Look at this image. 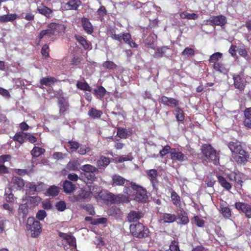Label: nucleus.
<instances>
[{"instance_id":"f257e3e1","label":"nucleus","mask_w":251,"mask_h":251,"mask_svg":"<svg viewBox=\"0 0 251 251\" xmlns=\"http://www.w3.org/2000/svg\"><path fill=\"white\" fill-rule=\"evenodd\" d=\"M123 192L127 196L120 195L123 201H128V198L131 197L137 201H144L147 196V192L145 189L139 185L133 182L127 181L124 188Z\"/></svg>"},{"instance_id":"f03ea898","label":"nucleus","mask_w":251,"mask_h":251,"mask_svg":"<svg viewBox=\"0 0 251 251\" xmlns=\"http://www.w3.org/2000/svg\"><path fill=\"white\" fill-rule=\"evenodd\" d=\"M228 147L233 153V158L238 163H244L247 161L248 152L246 150V145L239 142H231Z\"/></svg>"},{"instance_id":"7ed1b4c3","label":"nucleus","mask_w":251,"mask_h":251,"mask_svg":"<svg viewBox=\"0 0 251 251\" xmlns=\"http://www.w3.org/2000/svg\"><path fill=\"white\" fill-rule=\"evenodd\" d=\"M107 34L112 39L120 43L123 41L132 48H136L137 46L136 44L132 40L131 35L129 33L117 34L115 28L110 27L107 30Z\"/></svg>"},{"instance_id":"20e7f679","label":"nucleus","mask_w":251,"mask_h":251,"mask_svg":"<svg viewBox=\"0 0 251 251\" xmlns=\"http://www.w3.org/2000/svg\"><path fill=\"white\" fill-rule=\"evenodd\" d=\"M203 160L206 162H212L217 165L219 163V156L214 148L209 144H204L201 147Z\"/></svg>"},{"instance_id":"39448f33","label":"nucleus","mask_w":251,"mask_h":251,"mask_svg":"<svg viewBox=\"0 0 251 251\" xmlns=\"http://www.w3.org/2000/svg\"><path fill=\"white\" fill-rule=\"evenodd\" d=\"M129 228L131 234L137 238H145L149 235L148 229L140 223L138 222L131 224Z\"/></svg>"},{"instance_id":"423d86ee","label":"nucleus","mask_w":251,"mask_h":251,"mask_svg":"<svg viewBox=\"0 0 251 251\" xmlns=\"http://www.w3.org/2000/svg\"><path fill=\"white\" fill-rule=\"evenodd\" d=\"M72 202L88 201L90 199V194L88 190L87 187L82 188L77 191L76 193L70 197Z\"/></svg>"},{"instance_id":"0eeeda50","label":"nucleus","mask_w":251,"mask_h":251,"mask_svg":"<svg viewBox=\"0 0 251 251\" xmlns=\"http://www.w3.org/2000/svg\"><path fill=\"white\" fill-rule=\"evenodd\" d=\"M26 228L27 230L30 231L33 237H37L41 231L40 223L38 221H35L33 217L28 218Z\"/></svg>"},{"instance_id":"6e6552de","label":"nucleus","mask_w":251,"mask_h":251,"mask_svg":"<svg viewBox=\"0 0 251 251\" xmlns=\"http://www.w3.org/2000/svg\"><path fill=\"white\" fill-rule=\"evenodd\" d=\"M226 23V18L225 16L219 15L211 17L209 20H204L203 23L205 25H210L223 26Z\"/></svg>"},{"instance_id":"1a4fd4ad","label":"nucleus","mask_w":251,"mask_h":251,"mask_svg":"<svg viewBox=\"0 0 251 251\" xmlns=\"http://www.w3.org/2000/svg\"><path fill=\"white\" fill-rule=\"evenodd\" d=\"M10 188L13 191L21 190L25 185L24 180L21 177L13 176L9 184Z\"/></svg>"},{"instance_id":"9d476101","label":"nucleus","mask_w":251,"mask_h":251,"mask_svg":"<svg viewBox=\"0 0 251 251\" xmlns=\"http://www.w3.org/2000/svg\"><path fill=\"white\" fill-rule=\"evenodd\" d=\"M235 208L243 212L248 218H251V205L247 203L238 202L235 203Z\"/></svg>"},{"instance_id":"9b49d317","label":"nucleus","mask_w":251,"mask_h":251,"mask_svg":"<svg viewBox=\"0 0 251 251\" xmlns=\"http://www.w3.org/2000/svg\"><path fill=\"white\" fill-rule=\"evenodd\" d=\"M158 100L163 104L172 107L176 106L178 104V101L176 100L165 96L161 97Z\"/></svg>"},{"instance_id":"f8f14e48","label":"nucleus","mask_w":251,"mask_h":251,"mask_svg":"<svg viewBox=\"0 0 251 251\" xmlns=\"http://www.w3.org/2000/svg\"><path fill=\"white\" fill-rule=\"evenodd\" d=\"M233 79L234 87L240 91L244 90L246 82L245 79L238 75H234Z\"/></svg>"},{"instance_id":"ddd939ff","label":"nucleus","mask_w":251,"mask_h":251,"mask_svg":"<svg viewBox=\"0 0 251 251\" xmlns=\"http://www.w3.org/2000/svg\"><path fill=\"white\" fill-rule=\"evenodd\" d=\"M81 4V2L80 0H69L67 3L63 4V7L66 10H76Z\"/></svg>"},{"instance_id":"4468645a","label":"nucleus","mask_w":251,"mask_h":251,"mask_svg":"<svg viewBox=\"0 0 251 251\" xmlns=\"http://www.w3.org/2000/svg\"><path fill=\"white\" fill-rule=\"evenodd\" d=\"M81 22L84 31L87 34H91L94 31V27L89 20L86 18H83Z\"/></svg>"},{"instance_id":"2eb2a0df","label":"nucleus","mask_w":251,"mask_h":251,"mask_svg":"<svg viewBox=\"0 0 251 251\" xmlns=\"http://www.w3.org/2000/svg\"><path fill=\"white\" fill-rule=\"evenodd\" d=\"M171 158L174 161H183L185 160V156L181 151L176 149H172L170 152Z\"/></svg>"},{"instance_id":"dca6fc26","label":"nucleus","mask_w":251,"mask_h":251,"mask_svg":"<svg viewBox=\"0 0 251 251\" xmlns=\"http://www.w3.org/2000/svg\"><path fill=\"white\" fill-rule=\"evenodd\" d=\"M88 190L90 192V199L92 196L96 198L100 197V194L101 192V188L97 185H89L87 186Z\"/></svg>"},{"instance_id":"f3484780","label":"nucleus","mask_w":251,"mask_h":251,"mask_svg":"<svg viewBox=\"0 0 251 251\" xmlns=\"http://www.w3.org/2000/svg\"><path fill=\"white\" fill-rule=\"evenodd\" d=\"M113 186H122L128 181L119 175H114L112 177Z\"/></svg>"},{"instance_id":"a211bd4d","label":"nucleus","mask_w":251,"mask_h":251,"mask_svg":"<svg viewBox=\"0 0 251 251\" xmlns=\"http://www.w3.org/2000/svg\"><path fill=\"white\" fill-rule=\"evenodd\" d=\"M59 235L61 238L66 240L69 245L76 248L75 239L73 236L62 232H60Z\"/></svg>"},{"instance_id":"6ab92c4d","label":"nucleus","mask_w":251,"mask_h":251,"mask_svg":"<svg viewBox=\"0 0 251 251\" xmlns=\"http://www.w3.org/2000/svg\"><path fill=\"white\" fill-rule=\"evenodd\" d=\"M110 159L104 156H101L96 163V165L99 169H104L110 163Z\"/></svg>"},{"instance_id":"aec40b11","label":"nucleus","mask_w":251,"mask_h":251,"mask_svg":"<svg viewBox=\"0 0 251 251\" xmlns=\"http://www.w3.org/2000/svg\"><path fill=\"white\" fill-rule=\"evenodd\" d=\"M141 217H142V214L139 212H136L135 211H132L130 212L127 216V221L129 222H136L138 221Z\"/></svg>"},{"instance_id":"412c9836","label":"nucleus","mask_w":251,"mask_h":251,"mask_svg":"<svg viewBox=\"0 0 251 251\" xmlns=\"http://www.w3.org/2000/svg\"><path fill=\"white\" fill-rule=\"evenodd\" d=\"M58 104L60 113L64 114L65 112L69 108V103L68 101L63 97H60L59 99Z\"/></svg>"},{"instance_id":"4be33fe9","label":"nucleus","mask_w":251,"mask_h":251,"mask_svg":"<svg viewBox=\"0 0 251 251\" xmlns=\"http://www.w3.org/2000/svg\"><path fill=\"white\" fill-rule=\"evenodd\" d=\"M38 11L40 14L44 15L47 18H50L52 16V11L45 5H41L39 6L38 7Z\"/></svg>"},{"instance_id":"5701e85b","label":"nucleus","mask_w":251,"mask_h":251,"mask_svg":"<svg viewBox=\"0 0 251 251\" xmlns=\"http://www.w3.org/2000/svg\"><path fill=\"white\" fill-rule=\"evenodd\" d=\"M63 188L66 193L70 194L75 190V185L70 181L65 180L63 183Z\"/></svg>"},{"instance_id":"b1692460","label":"nucleus","mask_w":251,"mask_h":251,"mask_svg":"<svg viewBox=\"0 0 251 251\" xmlns=\"http://www.w3.org/2000/svg\"><path fill=\"white\" fill-rule=\"evenodd\" d=\"M147 175L148 177L150 179L153 187H155V184L157 183V171L155 169H151L148 171Z\"/></svg>"},{"instance_id":"393cba45","label":"nucleus","mask_w":251,"mask_h":251,"mask_svg":"<svg viewBox=\"0 0 251 251\" xmlns=\"http://www.w3.org/2000/svg\"><path fill=\"white\" fill-rule=\"evenodd\" d=\"M176 219V217L175 215L165 213L162 216L160 220L163 223H170L174 222Z\"/></svg>"},{"instance_id":"a878e982","label":"nucleus","mask_w":251,"mask_h":251,"mask_svg":"<svg viewBox=\"0 0 251 251\" xmlns=\"http://www.w3.org/2000/svg\"><path fill=\"white\" fill-rule=\"evenodd\" d=\"M80 164V162L78 160L70 161L67 164L66 169L69 171H75L78 170Z\"/></svg>"},{"instance_id":"bb28decb","label":"nucleus","mask_w":251,"mask_h":251,"mask_svg":"<svg viewBox=\"0 0 251 251\" xmlns=\"http://www.w3.org/2000/svg\"><path fill=\"white\" fill-rule=\"evenodd\" d=\"M245 119L244 125L245 126L251 128V108H247L244 111Z\"/></svg>"},{"instance_id":"cd10ccee","label":"nucleus","mask_w":251,"mask_h":251,"mask_svg":"<svg viewBox=\"0 0 251 251\" xmlns=\"http://www.w3.org/2000/svg\"><path fill=\"white\" fill-rule=\"evenodd\" d=\"M177 216V219L180 220L181 224L183 225L188 224L189 221L187 213L182 209L179 210Z\"/></svg>"},{"instance_id":"c85d7f7f","label":"nucleus","mask_w":251,"mask_h":251,"mask_svg":"<svg viewBox=\"0 0 251 251\" xmlns=\"http://www.w3.org/2000/svg\"><path fill=\"white\" fill-rule=\"evenodd\" d=\"M80 169L82 171H84L85 173H98L99 172V170L97 168L90 164H86L82 165L81 167H80Z\"/></svg>"},{"instance_id":"c756f323","label":"nucleus","mask_w":251,"mask_h":251,"mask_svg":"<svg viewBox=\"0 0 251 251\" xmlns=\"http://www.w3.org/2000/svg\"><path fill=\"white\" fill-rule=\"evenodd\" d=\"M18 17V16L16 14H9L7 15H3L0 16V22L5 23L7 22H11Z\"/></svg>"},{"instance_id":"7c9ffc66","label":"nucleus","mask_w":251,"mask_h":251,"mask_svg":"<svg viewBox=\"0 0 251 251\" xmlns=\"http://www.w3.org/2000/svg\"><path fill=\"white\" fill-rule=\"evenodd\" d=\"M18 213L19 216L23 219L26 218L28 213L27 205L26 203L21 204L19 207Z\"/></svg>"},{"instance_id":"2f4dec72","label":"nucleus","mask_w":251,"mask_h":251,"mask_svg":"<svg viewBox=\"0 0 251 251\" xmlns=\"http://www.w3.org/2000/svg\"><path fill=\"white\" fill-rule=\"evenodd\" d=\"M220 208L221 212L224 217L229 218L231 216V213L230 208L225 205L224 203L221 204Z\"/></svg>"},{"instance_id":"473e14b6","label":"nucleus","mask_w":251,"mask_h":251,"mask_svg":"<svg viewBox=\"0 0 251 251\" xmlns=\"http://www.w3.org/2000/svg\"><path fill=\"white\" fill-rule=\"evenodd\" d=\"M171 198L173 204L175 206L180 208L181 203L180 197L175 192H173L171 193Z\"/></svg>"},{"instance_id":"72a5a7b5","label":"nucleus","mask_w":251,"mask_h":251,"mask_svg":"<svg viewBox=\"0 0 251 251\" xmlns=\"http://www.w3.org/2000/svg\"><path fill=\"white\" fill-rule=\"evenodd\" d=\"M59 192V188L57 186L53 185L50 186L47 191V195L51 197L57 196Z\"/></svg>"},{"instance_id":"f704fd0d","label":"nucleus","mask_w":251,"mask_h":251,"mask_svg":"<svg viewBox=\"0 0 251 251\" xmlns=\"http://www.w3.org/2000/svg\"><path fill=\"white\" fill-rule=\"evenodd\" d=\"M56 81V79L52 77H43L40 80L41 85L46 86H51Z\"/></svg>"},{"instance_id":"c9c22d12","label":"nucleus","mask_w":251,"mask_h":251,"mask_svg":"<svg viewBox=\"0 0 251 251\" xmlns=\"http://www.w3.org/2000/svg\"><path fill=\"white\" fill-rule=\"evenodd\" d=\"M180 17L182 19L189 20H196L198 18V15L195 13H190L187 12H182L180 13Z\"/></svg>"},{"instance_id":"e433bc0d","label":"nucleus","mask_w":251,"mask_h":251,"mask_svg":"<svg viewBox=\"0 0 251 251\" xmlns=\"http://www.w3.org/2000/svg\"><path fill=\"white\" fill-rule=\"evenodd\" d=\"M218 180L220 185L226 190H229L231 188V185L226 181L222 176H218Z\"/></svg>"},{"instance_id":"4c0bfd02","label":"nucleus","mask_w":251,"mask_h":251,"mask_svg":"<svg viewBox=\"0 0 251 251\" xmlns=\"http://www.w3.org/2000/svg\"><path fill=\"white\" fill-rule=\"evenodd\" d=\"M54 34L55 32L51 31L50 30V29L47 28L40 32L39 35V38L41 40L44 37L50 38Z\"/></svg>"},{"instance_id":"58836bf2","label":"nucleus","mask_w":251,"mask_h":251,"mask_svg":"<svg viewBox=\"0 0 251 251\" xmlns=\"http://www.w3.org/2000/svg\"><path fill=\"white\" fill-rule=\"evenodd\" d=\"M222 53L217 52L213 53L210 56L209 62L210 63L215 64V63H219L218 61L220 58L222 57Z\"/></svg>"},{"instance_id":"ea45409f","label":"nucleus","mask_w":251,"mask_h":251,"mask_svg":"<svg viewBox=\"0 0 251 251\" xmlns=\"http://www.w3.org/2000/svg\"><path fill=\"white\" fill-rule=\"evenodd\" d=\"M26 133L24 132H18L15 135L14 139L20 144H23L25 142V139H26Z\"/></svg>"},{"instance_id":"a19ab883","label":"nucleus","mask_w":251,"mask_h":251,"mask_svg":"<svg viewBox=\"0 0 251 251\" xmlns=\"http://www.w3.org/2000/svg\"><path fill=\"white\" fill-rule=\"evenodd\" d=\"M75 40L83 47L84 49H87L89 47V45L86 40L82 36L75 35Z\"/></svg>"},{"instance_id":"79ce46f5","label":"nucleus","mask_w":251,"mask_h":251,"mask_svg":"<svg viewBox=\"0 0 251 251\" xmlns=\"http://www.w3.org/2000/svg\"><path fill=\"white\" fill-rule=\"evenodd\" d=\"M128 135V132L126 128L123 127L117 128V135L120 138L126 139Z\"/></svg>"},{"instance_id":"37998d69","label":"nucleus","mask_w":251,"mask_h":251,"mask_svg":"<svg viewBox=\"0 0 251 251\" xmlns=\"http://www.w3.org/2000/svg\"><path fill=\"white\" fill-rule=\"evenodd\" d=\"M88 114L89 116L93 118H99L102 114V112L100 110L92 108L89 110Z\"/></svg>"},{"instance_id":"c03bdc74","label":"nucleus","mask_w":251,"mask_h":251,"mask_svg":"<svg viewBox=\"0 0 251 251\" xmlns=\"http://www.w3.org/2000/svg\"><path fill=\"white\" fill-rule=\"evenodd\" d=\"M45 151V150L44 149L38 147H35L31 151V154L33 157H37L44 153Z\"/></svg>"},{"instance_id":"a18cd8bd","label":"nucleus","mask_w":251,"mask_h":251,"mask_svg":"<svg viewBox=\"0 0 251 251\" xmlns=\"http://www.w3.org/2000/svg\"><path fill=\"white\" fill-rule=\"evenodd\" d=\"M194 50L193 49L187 47L182 52V55L184 58L192 57L194 55Z\"/></svg>"},{"instance_id":"49530a36","label":"nucleus","mask_w":251,"mask_h":251,"mask_svg":"<svg viewBox=\"0 0 251 251\" xmlns=\"http://www.w3.org/2000/svg\"><path fill=\"white\" fill-rule=\"evenodd\" d=\"M212 66L214 70L216 71H218L224 74L227 72L226 69L221 63L219 62L215 63V64H212Z\"/></svg>"},{"instance_id":"de8ad7c7","label":"nucleus","mask_w":251,"mask_h":251,"mask_svg":"<svg viewBox=\"0 0 251 251\" xmlns=\"http://www.w3.org/2000/svg\"><path fill=\"white\" fill-rule=\"evenodd\" d=\"M77 88L83 90L90 92L91 91V87L86 82H78L76 84Z\"/></svg>"},{"instance_id":"09e8293b","label":"nucleus","mask_w":251,"mask_h":251,"mask_svg":"<svg viewBox=\"0 0 251 251\" xmlns=\"http://www.w3.org/2000/svg\"><path fill=\"white\" fill-rule=\"evenodd\" d=\"M176 118L178 121H183L184 119L183 111L179 107H176Z\"/></svg>"},{"instance_id":"8fccbe9b","label":"nucleus","mask_w":251,"mask_h":251,"mask_svg":"<svg viewBox=\"0 0 251 251\" xmlns=\"http://www.w3.org/2000/svg\"><path fill=\"white\" fill-rule=\"evenodd\" d=\"M168 49L167 47H163L160 48H158L155 53L154 56L156 57H162L166 50Z\"/></svg>"},{"instance_id":"3c124183","label":"nucleus","mask_w":251,"mask_h":251,"mask_svg":"<svg viewBox=\"0 0 251 251\" xmlns=\"http://www.w3.org/2000/svg\"><path fill=\"white\" fill-rule=\"evenodd\" d=\"M12 190L10 188L5 189V195L6 196V200L8 201H12L14 200V196L12 193Z\"/></svg>"},{"instance_id":"603ef678","label":"nucleus","mask_w":251,"mask_h":251,"mask_svg":"<svg viewBox=\"0 0 251 251\" xmlns=\"http://www.w3.org/2000/svg\"><path fill=\"white\" fill-rule=\"evenodd\" d=\"M95 92L99 98H102L106 93V90L102 86H100L97 90H95Z\"/></svg>"},{"instance_id":"864d4df0","label":"nucleus","mask_w":251,"mask_h":251,"mask_svg":"<svg viewBox=\"0 0 251 251\" xmlns=\"http://www.w3.org/2000/svg\"><path fill=\"white\" fill-rule=\"evenodd\" d=\"M9 221L7 220H0V231L3 232L5 229L8 227Z\"/></svg>"},{"instance_id":"5fc2aeb1","label":"nucleus","mask_w":251,"mask_h":251,"mask_svg":"<svg viewBox=\"0 0 251 251\" xmlns=\"http://www.w3.org/2000/svg\"><path fill=\"white\" fill-rule=\"evenodd\" d=\"M68 144H69L70 149L73 151H75L79 148V144L75 141H69Z\"/></svg>"},{"instance_id":"6e6d98bb","label":"nucleus","mask_w":251,"mask_h":251,"mask_svg":"<svg viewBox=\"0 0 251 251\" xmlns=\"http://www.w3.org/2000/svg\"><path fill=\"white\" fill-rule=\"evenodd\" d=\"M56 208L59 211H63L66 209V204L64 201H59L55 204Z\"/></svg>"},{"instance_id":"4d7b16f0","label":"nucleus","mask_w":251,"mask_h":251,"mask_svg":"<svg viewBox=\"0 0 251 251\" xmlns=\"http://www.w3.org/2000/svg\"><path fill=\"white\" fill-rule=\"evenodd\" d=\"M102 66L108 69H113L116 67V65L112 61H107L103 63Z\"/></svg>"},{"instance_id":"13d9d810","label":"nucleus","mask_w":251,"mask_h":251,"mask_svg":"<svg viewBox=\"0 0 251 251\" xmlns=\"http://www.w3.org/2000/svg\"><path fill=\"white\" fill-rule=\"evenodd\" d=\"M90 151V149L89 147H86L84 145H79L78 153L81 155H84L86 153L89 152Z\"/></svg>"},{"instance_id":"bf43d9fd","label":"nucleus","mask_w":251,"mask_h":251,"mask_svg":"<svg viewBox=\"0 0 251 251\" xmlns=\"http://www.w3.org/2000/svg\"><path fill=\"white\" fill-rule=\"evenodd\" d=\"M172 149H171V147L168 146H165L162 150H161L159 152V155L161 157H163L166 154L170 153Z\"/></svg>"},{"instance_id":"052dcab7","label":"nucleus","mask_w":251,"mask_h":251,"mask_svg":"<svg viewBox=\"0 0 251 251\" xmlns=\"http://www.w3.org/2000/svg\"><path fill=\"white\" fill-rule=\"evenodd\" d=\"M193 219L195 224L197 226L199 227H202L203 226L204 221L203 219L198 216H194Z\"/></svg>"},{"instance_id":"680f3d73","label":"nucleus","mask_w":251,"mask_h":251,"mask_svg":"<svg viewBox=\"0 0 251 251\" xmlns=\"http://www.w3.org/2000/svg\"><path fill=\"white\" fill-rule=\"evenodd\" d=\"M235 181V187L238 189H240L242 186L243 181L236 175H233Z\"/></svg>"},{"instance_id":"e2e57ef3","label":"nucleus","mask_w":251,"mask_h":251,"mask_svg":"<svg viewBox=\"0 0 251 251\" xmlns=\"http://www.w3.org/2000/svg\"><path fill=\"white\" fill-rule=\"evenodd\" d=\"M15 172L20 176H24L25 175H29L32 173L31 170H27L26 169H15Z\"/></svg>"},{"instance_id":"0e129e2a","label":"nucleus","mask_w":251,"mask_h":251,"mask_svg":"<svg viewBox=\"0 0 251 251\" xmlns=\"http://www.w3.org/2000/svg\"><path fill=\"white\" fill-rule=\"evenodd\" d=\"M47 216V213L44 210H40L36 214V217L39 220H43Z\"/></svg>"},{"instance_id":"69168bd1","label":"nucleus","mask_w":251,"mask_h":251,"mask_svg":"<svg viewBox=\"0 0 251 251\" xmlns=\"http://www.w3.org/2000/svg\"><path fill=\"white\" fill-rule=\"evenodd\" d=\"M238 53L240 55L244 57L246 60L250 58L249 55L248 54L247 51L244 49L240 48L238 50Z\"/></svg>"},{"instance_id":"338daca9","label":"nucleus","mask_w":251,"mask_h":251,"mask_svg":"<svg viewBox=\"0 0 251 251\" xmlns=\"http://www.w3.org/2000/svg\"><path fill=\"white\" fill-rule=\"evenodd\" d=\"M28 201L32 204L37 205L41 201V198L38 196L30 197Z\"/></svg>"},{"instance_id":"774afa93","label":"nucleus","mask_w":251,"mask_h":251,"mask_svg":"<svg viewBox=\"0 0 251 251\" xmlns=\"http://www.w3.org/2000/svg\"><path fill=\"white\" fill-rule=\"evenodd\" d=\"M170 250L171 251H180L178 243L173 241L170 245Z\"/></svg>"}]
</instances>
